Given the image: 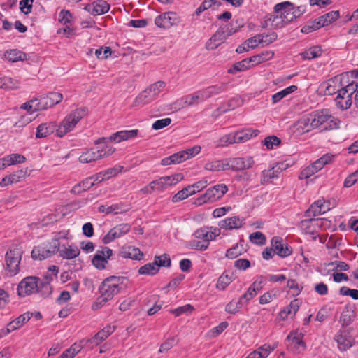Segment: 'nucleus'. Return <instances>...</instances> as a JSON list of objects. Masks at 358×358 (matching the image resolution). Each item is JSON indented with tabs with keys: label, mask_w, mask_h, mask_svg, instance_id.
<instances>
[{
	"label": "nucleus",
	"mask_w": 358,
	"mask_h": 358,
	"mask_svg": "<svg viewBox=\"0 0 358 358\" xmlns=\"http://www.w3.org/2000/svg\"><path fill=\"white\" fill-rule=\"evenodd\" d=\"M87 114V109L79 108L71 111L57 124L56 136L62 138L73 131L78 123Z\"/></svg>",
	"instance_id": "f257e3e1"
},
{
	"label": "nucleus",
	"mask_w": 358,
	"mask_h": 358,
	"mask_svg": "<svg viewBox=\"0 0 358 358\" xmlns=\"http://www.w3.org/2000/svg\"><path fill=\"white\" fill-rule=\"evenodd\" d=\"M122 283V278L115 276L109 277L103 280L100 287L101 296L99 303L103 304L117 294L120 291Z\"/></svg>",
	"instance_id": "f03ea898"
},
{
	"label": "nucleus",
	"mask_w": 358,
	"mask_h": 358,
	"mask_svg": "<svg viewBox=\"0 0 358 358\" xmlns=\"http://www.w3.org/2000/svg\"><path fill=\"white\" fill-rule=\"evenodd\" d=\"M310 124L315 129L323 127L325 129H333L338 127L339 120L331 115L328 110H317L309 114Z\"/></svg>",
	"instance_id": "7ed1b4c3"
},
{
	"label": "nucleus",
	"mask_w": 358,
	"mask_h": 358,
	"mask_svg": "<svg viewBox=\"0 0 358 358\" xmlns=\"http://www.w3.org/2000/svg\"><path fill=\"white\" fill-rule=\"evenodd\" d=\"M41 288L43 289V284L38 278L27 276L19 282L17 293L20 297H26L40 292Z\"/></svg>",
	"instance_id": "20e7f679"
},
{
	"label": "nucleus",
	"mask_w": 358,
	"mask_h": 358,
	"mask_svg": "<svg viewBox=\"0 0 358 358\" xmlns=\"http://www.w3.org/2000/svg\"><path fill=\"white\" fill-rule=\"evenodd\" d=\"M357 90V83L352 81L346 84L343 89L340 90L335 98V103L338 108L341 110L348 109L352 103V95Z\"/></svg>",
	"instance_id": "39448f33"
},
{
	"label": "nucleus",
	"mask_w": 358,
	"mask_h": 358,
	"mask_svg": "<svg viewBox=\"0 0 358 358\" xmlns=\"http://www.w3.org/2000/svg\"><path fill=\"white\" fill-rule=\"evenodd\" d=\"M228 191L225 184H218L208 189L206 192L198 197L194 204L201 206L206 203H213L221 199Z\"/></svg>",
	"instance_id": "423d86ee"
},
{
	"label": "nucleus",
	"mask_w": 358,
	"mask_h": 358,
	"mask_svg": "<svg viewBox=\"0 0 358 358\" xmlns=\"http://www.w3.org/2000/svg\"><path fill=\"white\" fill-rule=\"evenodd\" d=\"M348 73L334 76L320 85L325 95H331L338 93L347 84Z\"/></svg>",
	"instance_id": "0eeeda50"
},
{
	"label": "nucleus",
	"mask_w": 358,
	"mask_h": 358,
	"mask_svg": "<svg viewBox=\"0 0 358 358\" xmlns=\"http://www.w3.org/2000/svg\"><path fill=\"white\" fill-rule=\"evenodd\" d=\"M184 176L181 173H176L171 176H166L160 177L155 180H152V185L155 192L162 193L169 187L176 185L180 181L182 180Z\"/></svg>",
	"instance_id": "6e6552de"
},
{
	"label": "nucleus",
	"mask_w": 358,
	"mask_h": 358,
	"mask_svg": "<svg viewBox=\"0 0 358 358\" xmlns=\"http://www.w3.org/2000/svg\"><path fill=\"white\" fill-rule=\"evenodd\" d=\"M207 96L204 89L195 92L192 94L185 96L175 102L176 106L175 108L180 109L182 108L196 105L199 103L207 100Z\"/></svg>",
	"instance_id": "1a4fd4ad"
},
{
	"label": "nucleus",
	"mask_w": 358,
	"mask_h": 358,
	"mask_svg": "<svg viewBox=\"0 0 358 358\" xmlns=\"http://www.w3.org/2000/svg\"><path fill=\"white\" fill-rule=\"evenodd\" d=\"M59 250L51 242L44 243L33 248L31 255L34 260H43L56 254Z\"/></svg>",
	"instance_id": "9d476101"
},
{
	"label": "nucleus",
	"mask_w": 358,
	"mask_h": 358,
	"mask_svg": "<svg viewBox=\"0 0 358 358\" xmlns=\"http://www.w3.org/2000/svg\"><path fill=\"white\" fill-rule=\"evenodd\" d=\"M113 253V250L108 247L98 250L92 260L93 266L99 270L105 269Z\"/></svg>",
	"instance_id": "9b49d317"
},
{
	"label": "nucleus",
	"mask_w": 358,
	"mask_h": 358,
	"mask_svg": "<svg viewBox=\"0 0 358 358\" xmlns=\"http://www.w3.org/2000/svg\"><path fill=\"white\" fill-rule=\"evenodd\" d=\"M22 258V252L18 249L10 250L6 254L7 269L12 275L18 273L20 263Z\"/></svg>",
	"instance_id": "f8f14e48"
},
{
	"label": "nucleus",
	"mask_w": 358,
	"mask_h": 358,
	"mask_svg": "<svg viewBox=\"0 0 358 358\" xmlns=\"http://www.w3.org/2000/svg\"><path fill=\"white\" fill-rule=\"evenodd\" d=\"M293 4L289 1H285L278 3L274 7V11L275 13L280 15L282 20H285V17L289 20V22H292L294 19L299 16V13L297 11L293 10Z\"/></svg>",
	"instance_id": "ddd939ff"
},
{
	"label": "nucleus",
	"mask_w": 358,
	"mask_h": 358,
	"mask_svg": "<svg viewBox=\"0 0 358 358\" xmlns=\"http://www.w3.org/2000/svg\"><path fill=\"white\" fill-rule=\"evenodd\" d=\"M179 22V18L174 12H166L158 15L155 20V24L159 28L169 29Z\"/></svg>",
	"instance_id": "4468645a"
},
{
	"label": "nucleus",
	"mask_w": 358,
	"mask_h": 358,
	"mask_svg": "<svg viewBox=\"0 0 358 358\" xmlns=\"http://www.w3.org/2000/svg\"><path fill=\"white\" fill-rule=\"evenodd\" d=\"M333 206L329 201L319 199L315 201L306 211L307 217H313L329 211Z\"/></svg>",
	"instance_id": "2eb2a0df"
},
{
	"label": "nucleus",
	"mask_w": 358,
	"mask_h": 358,
	"mask_svg": "<svg viewBox=\"0 0 358 358\" xmlns=\"http://www.w3.org/2000/svg\"><path fill=\"white\" fill-rule=\"evenodd\" d=\"M255 164L252 157H236L228 160L229 169L242 171L249 169Z\"/></svg>",
	"instance_id": "dca6fc26"
},
{
	"label": "nucleus",
	"mask_w": 358,
	"mask_h": 358,
	"mask_svg": "<svg viewBox=\"0 0 358 358\" xmlns=\"http://www.w3.org/2000/svg\"><path fill=\"white\" fill-rule=\"evenodd\" d=\"M130 230V226L128 224H120L112 228L103 238V242L105 244L111 243L116 238H118L126 234Z\"/></svg>",
	"instance_id": "f3484780"
},
{
	"label": "nucleus",
	"mask_w": 358,
	"mask_h": 358,
	"mask_svg": "<svg viewBox=\"0 0 358 358\" xmlns=\"http://www.w3.org/2000/svg\"><path fill=\"white\" fill-rule=\"evenodd\" d=\"M356 307L354 304L347 303L341 313L340 322L342 326H348L356 319Z\"/></svg>",
	"instance_id": "a211bd4d"
},
{
	"label": "nucleus",
	"mask_w": 358,
	"mask_h": 358,
	"mask_svg": "<svg viewBox=\"0 0 358 358\" xmlns=\"http://www.w3.org/2000/svg\"><path fill=\"white\" fill-rule=\"evenodd\" d=\"M233 34L232 31H229L227 34L223 31H217L213 36L208 39L206 43V48L208 50H212L217 48L226 38L227 36Z\"/></svg>",
	"instance_id": "6ab92c4d"
},
{
	"label": "nucleus",
	"mask_w": 358,
	"mask_h": 358,
	"mask_svg": "<svg viewBox=\"0 0 358 358\" xmlns=\"http://www.w3.org/2000/svg\"><path fill=\"white\" fill-rule=\"evenodd\" d=\"M245 220L238 216L227 217L219 222L218 226L226 230H232L241 228L244 224Z\"/></svg>",
	"instance_id": "aec40b11"
},
{
	"label": "nucleus",
	"mask_w": 358,
	"mask_h": 358,
	"mask_svg": "<svg viewBox=\"0 0 358 358\" xmlns=\"http://www.w3.org/2000/svg\"><path fill=\"white\" fill-rule=\"evenodd\" d=\"M289 17H285V20H282L279 15L274 12L273 14L268 15L266 17L264 20V27H270L271 29H279L289 23Z\"/></svg>",
	"instance_id": "412c9836"
},
{
	"label": "nucleus",
	"mask_w": 358,
	"mask_h": 358,
	"mask_svg": "<svg viewBox=\"0 0 358 358\" xmlns=\"http://www.w3.org/2000/svg\"><path fill=\"white\" fill-rule=\"evenodd\" d=\"M56 130L57 123L55 122L42 123L36 128V138H45L53 133L56 135Z\"/></svg>",
	"instance_id": "4be33fe9"
},
{
	"label": "nucleus",
	"mask_w": 358,
	"mask_h": 358,
	"mask_svg": "<svg viewBox=\"0 0 358 358\" xmlns=\"http://www.w3.org/2000/svg\"><path fill=\"white\" fill-rule=\"evenodd\" d=\"M338 348L341 351H346L350 348L355 343L353 337L348 334L338 333L334 338Z\"/></svg>",
	"instance_id": "5701e85b"
},
{
	"label": "nucleus",
	"mask_w": 358,
	"mask_h": 358,
	"mask_svg": "<svg viewBox=\"0 0 358 358\" xmlns=\"http://www.w3.org/2000/svg\"><path fill=\"white\" fill-rule=\"evenodd\" d=\"M63 99V95L59 92H50L47 96L40 99L43 110L59 103Z\"/></svg>",
	"instance_id": "b1692460"
},
{
	"label": "nucleus",
	"mask_w": 358,
	"mask_h": 358,
	"mask_svg": "<svg viewBox=\"0 0 358 358\" xmlns=\"http://www.w3.org/2000/svg\"><path fill=\"white\" fill-rule=\"evenodd\" d=\"M302 334L298 331L290 333L287 339L290 341V345L296 352H301L306 348V344L302 340Z\"/></svg>",
	"instance_id": "393cba45"
},
{
	"label": "nucleus",
	"mask_w": 358,
	"mask_h": 358,
	"mask_svg": "<svg viewBox=\"0 0 358 358\" xmlns=\"http://www.w3.org/2000/svg\"><path fill=\"white\" fill-rule=\"evenodd\" d=\"M119 255L122 258H130L136 260H141L143 257V253L139 248L130 245L122 246Z\"/></svg>",
	"instance_id": "a878e982"
},
{
	"label": "nucleus",
	"mask_w": 358,
	"mask_h": 358,
	"mask_svg": "<svg viewBox=\"0 0 358 358\" xmlns=\"http://www.w3.org/2000/svg\"><path fill=\"white\" fill-rule=\"evenodd\" d=\"M58 272L59 268L57 266H51L49 267L48 272L44 275L46 281L45 282H42L43 289H44V291L42 292L43 296H47L52 292V288L50 285V282L52 280L53 278L57 277Z\"/></svg>",
	"instance_id": "bb28decb"
},
{
	"label": "nucleus",
	"mask_w": 358,
	"mask_h": 358,
	"mask_svg": "<svg viewBox=\"0 0 358 358\" xmlns=\"http://www.w3.org/2000/svg\"><path fill=\"white\" fill-rule=\"evenodd\" d=\"M324 221V219H313L303 220L301 227L306 234H314L317 229L320 228Z\"/></svg>",
	"instance_id": "cd10ccee"
},
{
	"label": "nucleus",
	"mask_w": 358,
	"mask_h": 358,
	"mask_svg": "<svg viewBox=\"0 0 358 358\" xmlns=\"http://www.w3.org/2000/svg\"><path fill=\"white\" fill-rule=\"evenodd\" d=\"M271 243V247L278 255L282 257H285L291 254V250L289 248L282 243V238L279 236H274L272 238Z\"/></svg>",
	"instance_id": "c85d7f7f"
},
{
	"label": "nucleus",
	"mask_w": 358,
	"mask_h": 358,
	"mask_svg": "<svg viewBox=\"0 0 358 358\" xmlns=\"http://www.w3.org/2000/svg\"><path fill=\"white\" fill-rule=\"evenodd\" d=\"M300 304L301 302L299 299H294L291 301L287 306L279 313V319L281 320H285L289 317V316L292 318L299 310Z\"/></svg>",
	"instance_id": "c756f323"
},
{
	"label": "nucleus",
	"mask_w": 358,
	"mask_h": 358,
	"mask_svg": "<svg viewBox=\"0 0 358 358\" xmlns=\"http://www.w3.org/2000/svg\"><path fill=\"white\" fill-rule=\"evenodd\" d=\"M138 133V129L123 130L113 134L109 139L114 143H120L135 138Z\"/></svg>",
	"instance_id": "7c9ffc66"
},
{
	"label": "nucleus",
	"mask_w": 358,
	"mask_h": 358,
	"mask_svg": "<svg viewBox=\"0 0 358 358\" xmlns=\"http://www.w3.org/2000/svg\"><path fill=\"white\" fill-rule=\"evenodd\" d=\"M86 9L92 14L99 15L107 13L110 9V6L106 1L99 0L88 5Z\"/></svg>",
	"instance_id": "2f4dec72"
},
{
	"label": "nucleus",
	"mask_w": 358,
	"mask_h": 358,
	"mask_svg": "<svg viewBox=\"0 0 358 358\" xmlns=\"http://www.w3.org/2000/svg\"><path fill=\"white\" fill-rule=\"evenodd\" d=\"M235 279L233 272L225 271L218 278L216 288L219 290H224Z\"/></svg>",
	"instance_id": "473e14b6"
},
{
	"label": "nucleus",
	"mask_w": 358,
	"mask_h": 358,
	"mask_svg": "<svg viewBox=\"0 0 358 358\" xmlns=\"http://www.w3.org/2000/svg\"><path fill=\"white\" fill-rule=\"evenodd\" d=\"M114 331V327H111L110 325L106 326L99 331L90 340V341L91 343L97 345L106 339Z\"/></svg>",
	"instance_id": "72a5a7b5"
},
{
	"label": "nucleus",
	"mask_w": 358,
	"mask_h": 358,
	"mask_svg": "<svg viewBox=\"0 0 358 358\" xmlns=\"http://www.w3.org/2000/svg\"><path fill=\"white\" fill-rule=\"evenodd\" d=\"M204 169L210 171H219L229 169L227 159L208 162L204 165Z\"/></svg>",
	"instance_id": "f704fd0d"
},
{
	"label": "nucleus",
	"mask_w": 358,
	"mask_h": 358,
	"mask_svg": "<svg viewBox=\"0 0 358 358\" xmlns=\"http://www.w3.org/2000/svg\"><path fill=\"white\" fill-rule=\"evenodd\" d=\"M340 16L338 10L331 11L315 19L320 27H325L336 21Z\"/></svg>",
	"instance_id": "c9c22d12"
},
{
	"label": "nucleus",
	"mask_w": 358,
	"mask_h": 358,
	"mask_svg": "<svg viewBox=\"0 0 358 358\" xmlns=\"http://www.w3.org/2000/svg\"><path fill=\"white\" fill-rule=\"evenodd\" d=\"M236 133L238 143H244L250 140L252 137H255L259 134V131L252 129L250 128L237 131Z\"/></svg>",
	"instance_id": "e433bc0d"
},
{
	"label": "nucleus",
	"mask_w": 358,
	"mask_h": 358,
	"mask_svg": "<svg viewBox=\"0 0 358 358\" xmlns=\"http://www.w3.org/2000/svg\"><path fill=\"white\" fill-rule=\"evenodd\" d=\"M310 120L309 115L301 117L294 125L296 131L299 134H303L309 132L314 129V127L310 124Z\"/></svg>",
	"instance_id": "4c0bfd02"
},
{
	"label": "nucleus",
	"mask_w": 358,
	"mask_h": 358,
	"mask_svg": "<svg viewBox=\"0 0 358 358\" xmlns=\"http://www.w3.org/2000/svg\"><path fill=\"white\" fill-rule=\"evenodd\" d=\"M154 100H155V99L151 95V93L150 92L148 89L146 87L135 99V100L134 101V105L135 106L142 107L146 104L150 103V102H152Z\"/></svg>",
	"instance_id": "58836bf2"
},
{
	"label": "nucleus",
	"mask_w": 358,
	"mask_h": 358,
	"mask_svg": "<svg viewBox=\"0 0 358 358\" xmlns=\"http://www.w3.org/2000/svg\"><path fill=\"white\" fill-rule=\"evenodd\" d=\"M20 87V82L9 76L0 78V88L4 90H14Z\"/></svg>",
	"instance_id": "ea45409f"
},
{
	"label": "nucleus",
	"mask_w": 358,
	"mask_h": 358,
	"mask_svg": "<svg viewBox=\"0 0 358 358\" xmlns=\"http://www.w3.org/2000/svg\"><path fill=\"white\" fill-rule=\"evenodd\" d=\"M274 56L273 51L266 50L261 52L260 54L254 55L249 58L252 66H255L261 63L265 62L272 59Z\"/></svg>",
	"instance_id": "a19ab883"
},
{
	"label": "nucleus",
	"mask_w": 358,
	"mask_h": 358,
	"mask_svg": "<svg viewBox=\"0 0 358 358\" xmlns=\"http://www.w3.org/2000/svg\"><path fill=\"white\" fill-rule=\"evenodd\" d=\"M80 254V250L76 245H71L64 247L59 250V255L63 259H72L77 257Z\"/></svg>",
	"instance_id": "79ce46f5"
},
{
	"label": "nucleus",
	"mask_w": 358,
	"mask_h": 358,
	"mask_svg": "<svg viewBox=\"0 0 358 358\" xmlns=\"http://www.w3.org/2000/svg\"><path fill=\"white\" fill-rule=\"evenodd\" d=\"M99 150L95 148H92L90 150L83 152L79 157V162L81 163H90L99 160Z\"/></svg>",
	"instance_id": "37998d69"
},
{
	"label": "nucleus",
	"mask_w": 358,
	"mask_h": 358,
	"mask_svg": "<svg viewBox=\"0 0 358 358\" xmlns=\"http://www.w3.org/2000/svg\"><path fill=\"white\" fill-rule=\"evenodd\" d=\"M24 176V172L22 170L17 171L13 174L4 177L0 182V186L6 187L10 184L18 182Z\"/></svg>",
	"instance_id": "c03bdc74"
},
{
	"label": "nucleus",
	"mask_w": 358,
	"mask_h": 358,
	"mask_svg": "<svg viewBox=\"0 0 358 358\" xmlns=\"http://www.w3.org/2000/svg\"><path fill=\"white\" fill-rule=\"evenodd\" d=\"M127 210V208L122 203H115L110 206L108 205H101L99 208V211L105 213H121L125 212Z\"/></svg>",
	"instance_id": "a18cd8bd"
},
{
	"label": "nucleus",
	"mask_w": 358,
	"mask_h": 358,
	"mask_svg": "<svg viewBox=\"0 0 358 358\" xmlns=\"http://www.w3.org/2000/svg\"><path fill=\"white\" fill-rule=\"evenodd\" d=\"M185 161V159L183 155V152L182 150L176 153H174L169 157L162 159L161 161V164L162 166H169L171 164H180Z\"/></svg>",
	"instance_id": "49530a36"
},
{
	"label": "nucleus",
	"mask_w": 358,
	"mask_h": 358,
	"mask_svg": "<svg viewBox=\"0 0 358 358\" xmlns=\"http://www.w3.org/2000/svg\"><path fill=\"white\" fill-rule=\"evenodd\" d=\"M335 155L332 154H325L322 155L320 159L315 161L311 165L313 166L315 170L318 172L321 170L326 164H330L334 161Z\"/></svg>",
	"instance_id": "de8ad7c7"
},
{
	"label": "nucleus",
	"mask_w": 358,
	"mask_h": 358,
	"mask_svg": "<svg viewBox=\"0 0 358 358\" xmlns=\"http://www.w3.org/2000/svg\"><path fill=\"white\" fill-rule=\"evenodd\" d=\"M21 109L27 110L29 114H31L38 110H43V107L41 105L40 99H32L24 103H23L21 107Z\"/></svg>",
	"instance_id": "09e8293b"
},
{
	"label": "nucleus",
	"mask_w": 358,
	"mask_h": 358,
	"mask_svg": "<svg viewBox=\"0 0 358 358\" xmlns=\"http://www.w3.org/2000/svg\"><path fill=\"white\" fill-rule=\"evenodd\" d=\"M2 159L6 167L17 164H22L26 161L24 155L17 153L8 155L2 158Z\"/></svg>",
	"instance_id": "8fccbe9b"
},
{
	"label": "nucleus",
	"mask_w": 358,
	"mask_h": 358,
	"mask_svg": "<svg viewBox=\"0 0 358 358\" xmlns=\"http://www.w3.org/2000/svg\"><path fill=\"white\" fill-rule=\"evenodd\" d=\"M4 57L6 59L11 62L22 61L26 59V55L24 52L16 49L7 50L4 53Z\"/></svg>",
	"instance_id": "3c124183"
},
{
	"label": "nucleus",
	"mask_w": 358,
	"mask_h": 358,
	"mask_svg": "<svg viewBox=\"0 0 358 358\" xmlns=\"http://www.w3.org/2000/svg\"><path fill=\"white\" fill-rule=\"evenodd\" d=\"M297 90V87L296 85H290L284 90L274 94L272 95L271 99L273 103H276L279 102L281 99L289 95V94L295 92Z\"/></svg>",
	"instance_id": "603ef678"
},
{
	"label": "nucleus",
	"mask_w": 358,
	"mask_h": 358,
	"mask_svg": "<svg viewBox=\"0 0 358 358\" xmlns=\"http://www.w3.org/2000/svg\"><path fill=\"white\" fill-rule=\"evenodd\" d=\"M233 143H238L235 132L224 135L215 141L216 147H224Z\"/></svg>",
	"instance_id": "864d4df0"
},
{
	"label": "nucleus",
	"mask_w": 358,
	"mask_h": 358,
	"mask_svg": "<svg viewBox=\"0 0 358 358\" xmlns=\"http://www.w3.org/2000/svg\"><path fill=\"white\" fill-rule=\"evenodd\" d=\"M166 85V84L165 82L159 80L151 84L147 87V88L151 93L153 98L156 99L158 95L164 90Z\"/></svg>",
	"instance_id": "5fc2aeb1"
},
{
	"label": "nucleus",
	"mask_w": 358,
	"mask_h": 358,
	"mask_svg": "<svg viewBox=\"0 0 358 358\" xmlns=\"http://www.w3.org/2000/svg\"><path fill=\"white\" fill-rule=\"evenodd\" d=\"M31 317V314L29 312L20 315L17 318L10 322L11 329H17L22 327Z\"/></svg>",
	"instance_id": "6e6d98bb"
},
{
	"label": "nucleus",
	"mask_w": 358,
	"mask_h": 358,
	"mask_svg": "<svg viewBox=\"0 0 358 358\" xmlns=\"http://www.w3.org/2000/svg\"><path fill=\"white\" fill-rule=\"evenodd\" d=\"M71 237L69 230H62L54 233L53 238L50 241L51 244L55 245L56 248L59 250L60 241L63 239H69Z\"/></svg>",
	"instance_id": "4d7b16f0"
},
{
	"label": "nucleus",
	"mask_w": 358,
	"mask_h": 358,
	"mask_svg": "<svg viewBox=\"0 0 358 358\" xmlns=\"http://www.w3.org/2000/svg\"><path fill=\"white\" fill-rule=\"evenodd\" d=\"M193 191H192V188L189 185L187 187L183 188L182 190L178 191L173 197H172V202L177 203L180 201H182L189 196L193 195Z\"/></svg>",
	"instance_id": "13d9d810"
},
{
	"label": "nucleus",
	"mask_w": 358,
	"mask_h": 358,
	"mask_svg": "<svg viewBox=\"0 0 358 358\" xmlns=\"http://www.w3.org/2000/svg\"><path fill=\"white\" fill-rule=\"evenodd\" d=\"M243 302L240 298L238 300L233 299L225 306V311L229 314L237 313L242 308Z\"/></svg>",
	"instance_id": "bf43d9fd"
},
{
	"label": "nucleus",
	"mask_w": 358,
	"mask_h": 358,
	"mask_svg": "<svg viewBox=\"0 0 358 358\" xmlns=\"http://www.w3.org/2000/svg\"><path fill=\"white\" fill-rule=\"evenodd\" d=\"M226 85H213L204 89L207 99L218 95L225 90Z\"/></svg>",
	"instance_id": "052dcab7"
},
{
	"label": "nucleus",
	"mask_w": 358,
	"mask_h": 358,
	"mask_svg": "<svg viewBox=\"0 0 358 358\" xmlns=\"http://www.w3.org/2000/svg\"><path fill=\"white\" fill-rule=\"evenodd\" d=\"M158 271L157 265L154 262L146 264L138 269V273L141 275H153L157 273Z\"/></svg>",
	"instance_id": "680f3d73"
},
{
	"label": "nucleus",
	"mask_w": 358,
	"mask_h": 358,
	"mask_svg": "<svg viewBox=\"0 0 358 358\" xmlns=\"http://www.w3.org/2000/svg\"><path fill=\"white\" fill-rule=\"evenodd\" d=\"M322 49L318 46L312 47L301 53L303 59H312L322 55Z\"/></svg>",
	"instance_id": "e2e57ef3"
},
{
	"label": "nucleus",
	"mask_w": 358,
	"mask_h": 358,
	"mask_svg": "<svg viewBox=\"0 0 358 358\" xmlns=\"http://www.w3.org/2000/svg\"><path fill=\"white\" fill-rule=\"evenodd\" d=\"M81 345L74 343L66 350L58 358H73L80 350Z\"/></svg>",
	"instance_id": "0e129e2a"
},
{
	"label": "nucleus",
	"mask_w": 358,
	"mask_h": 358,
	"mask_svg": "<svg viewBox=\"0 0 358 358\" xmlns=\"http://www.w3.org/2000/svg\"><path fill=\"white\" fill-rule=\"evenodd\" d=\"M279 173L273 166L272 169L262 171V183L271 182L272 180L278 177Z\"/></svg>",
	"instance_id": "69168bd1"
},
{
	"label": "nucleus",
	"mask_w": 358,
	"mask_h": 358,
	"mask_svg": "<svg viewBox=\"0 0 358 358\" xmlns=\"http://www.w3.org/2000/svg\"><path fill=\"white\" fill-rule=\"evenodd\" d=\"M178 339L176 336H172L166 338L159 348V352L163 353L167 352L177 344Z\"/></svg>",
	"instance_id": "338daca9"
},
{
	"label": "nucleus",
	"mask_w": 358,
	"mask_h": 358,
	"mask_svg": "<svg viewBox=\"0 0 358 358\" xmlns=\"http://www.w3.org/2000/svg\"><path fill=\"white\" fill-rule=\"evenodd\" d=\"M96 150H99L98 152V155H99V159H102V158H105V157H107L110 155H111L114 152H115V149L110 146V145H105L103 146H97L96 147Z\"/></svg>",
	"instance_id": "774afa93"
}]
</instances>
